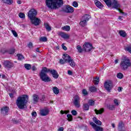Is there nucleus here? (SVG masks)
Instances as JSON below:
<instances>
[{
  "mask_svg": "<svg viewBox=\"0 0 131 131\" xmlns=\"http://www.w3.org/2000/svg\"><path fill=\"white\" fill-rule=\"evenodd\" d=\"M46 4L48 9L58 10L63 6V0H46Z\"/></svg>",
  "mask_w": 131,
  "mask_h": 131,
  "instance_id": "obj_1",
  "label": "nucleus"
},
{
  "mask_svg": "<svg viewBox=\"0 0 131 131\" xmlns=\"http://www.w3.org/2000/svg\"><path fill=\"white\" fill-rule=\"evenodd\" d=\"M28 102V95H24L17 98L16 104L19 109H24Z\"/></svg>",
  "mask_w": 131,
  "mask_h": 131,
  "instance_id": "obj_2",
  "label": "nucleus"
},
{
  "mask_svg": "<svg viewBox=\"0 0 131 131\" xmlns=\"http://www.w3.org/2000/svg\"><path fill=\"white\" fill-rule=\"evenodd\" d=\"M47 73H49L48 69L46 67L43 68L39 74L40 78L42 81L49 82V81H51V78L49 77V75Z\"/></svg>",
  "mask_w": 131,
  "mask_h": 131,
  "instance_id": "obj_3",
  "label": "nucleus"
},
{
  "mask_svg": "<svg viewBox=\"0 0 131 131\" xmlns=\"http://www.w3.org/2000/svg\"><path fill=\"white\" fill-rule=\"evenodd\" d=\"M120 65L122 70H127L128 67L131 66L130 60L127 57H124L122 59Z\"/></svg>",
  "mask_w": 131,
  "mask_h": 131,
  "instance_id": "obj_4",
  "label": "nucleus"
},
{
  "mask_svg": "<svg viewBox=\"0 0 131 131\" xmlns=\"http://www.w3.org/2000/svg\"><path fill=\"white\" fill-rule=\"evenodd\" d=\"M111 7H112V8H114V9H116V10H118V11L122 14V15H124V16H126V13H125L124 12H122V10H121L120 9V4L118 3V2H117L116 0H114L113 3L111 2Z\"/></svg>",
  "mask_w": 131,
  "mask_h": 131,
  "instance_id": "obj_5",
  "label": "nucleus"
},
{
  "mask_svg": "<svg viewBox=\"0 0 131 131\" xmlns=\"http://www.w3.org/2000/svg\"><path fill=\"white\" fill-rule=\"evenodd\" d=\"M66 63H69V64L71 66V67H75V62L73 59H71V57L68 54L64 55V58H63Z\"/></svg>",
  "mask_w": 131,
  "mask_h": 131,
  "instance_id": "obj_6",
  "label": "nucleus"
},
{
  "mask_svg": "<svg viewBox=\"0 0 131 131\" xmlns=\"http://www.w3.org/2000/svg\"><path fill=\"white\" fill-rule=\"evenodd\" d=\"M91 16L89 14H85L82 16L81 21L80 22V25H81L82 27H84L86 25V22L90 20Z\"/></svg>",
  "mask_w": 131,
  "mask_h": 131,
  "instance_id": "obj_7",
  "label": "nucleus"
},
{
  "mask_svg": "<svg viewBox=\"0 0 131 131\" xmlns=\"http://www.w3.org/2000/svg\"><path fill=\"white\" fill-rule=\"evenodd\" d=\"M37 15V11L34 9H32L28 13V17L30 20L35 18Z\"/></svg>",
  "mask_w": 131,
  "mask_h": 131,
  "instance_id": "obj_8",
  "label": "nucleus"
},
{
  "mask_svg": "<svg viewBox=\"0 0 131 131\" xmlns=\"http://www.w3.org/2000/svg\"><path fill=\"white\" fill-rule=\"evenodd\" d=\"M3 65L5 68L6 69H11V68H13V67L14 66V63H13V62L10 61L8 60H4Z\"/></svg>",
  "mask_w": 131,
  "mask_h": 131,
  "instance_id": "obj_9",
  "label": "nucleus"
},
{
  "mask_svg": "<svg viewBox=\"0 0 131 131\" xmlns=\"http://www.w3.org/2000/svg\"><path fill=\"white\" fill-rule=\"evenodd\" d=\"M73 103L76 108H79L80 107V98L78 95L75 96Z\"/></svg>",
  "mask_w": 131,
  "mask_h": 131,
  "instance_id": "obj_10",
  "label": "nucleus"
},
{
  "mask_svg": "<svg viewBox=\"0 0 131 131\" xmlns=\"http://www.w3.org/2000/svg\"><path fill=\"white\" fill-rule=\"evenodd\" d=\"M92 49L93 45L91 44V43L86 42L83 45V50H84L85 52H91Z\"/></svg>",
  "mask_w": 131,
  "mask_h": 131,
  "instance_id": "obj_11",
  "label": "nucleus"
},
{
  "mask_svg": "<svg viewBox=\"0 0 131 131\" xmlns=\"http://www.w3.org/2000/svg\"><path fill=\"white\" fill-rule=\"evenodd\" d=\"M104 88L105 90H106V91L110 93V91H111L113 88L112 82L110 81L108 82H105L104 83Z\"/></svg>",
  "mask_w": 131,
  "mask_h": 131,
  "instance_id": "obj_12",
  "label": "nucleus"
},
{
  "mask_svg": "<svg viewBox=\"0 0 131 131\" xmlns=\"http://www.w3.org/2000/svg\"><path fill=\"white\" fill-rule=\"evenodd\" d=\"M30 20L32 24H33L35 26H38V25L40 24V22H41L40 19L36 17H35Z\"/></svg>",
  "mask_w": 131,
  "mask_h": 131,
  "instance_id": "obj_13",
  "label": "nucleus"
},
{
  "mask_svg": "<svg viewBox=\"0 0 131 131\" xmlns=\"http://www.w3.org/2000/svg\"><path fill=\"white\" fill-rule=\"evenodd\" d=\"M48 72H50L54 78H55L57 79L59 77V74H58V72H57V71L54 69H48Z\"/></svg>",
  "mask_w": 131,
  "mask_h": 131,
  "instance_id": "obj_14",
  "label": "nucleus"
},
{
  "mask_svg": "<svg viewBox=\"0 0 131 131\" xmlns=\"http://www.w3.org/2000/svg\"><path fill=\"white\" fill-rule=\"evenodd\" d=\"M63 12H65L66 13H73L74 12V8H73V7H72V6L67 5V6L65 8V9L63 10Z\"/></svg>",
  "mask_w": 131,
  "mask_h": 131,
  "instance_id": "obj_15",
  "label": "nucleus"
},
{
  "mask_svg": "<svg viewBox=\"0 0 131 131\" xmlns=\"http://www.w3.org/2000/svg\"><path fill=\"white\" fill-rule=\"evenodd\" d=\"M90 125H92V126L93 127L94 129H95L96 131H103V129L102 127L98 126L95 124V123L93 122H90Z\"/></svg>",
  "mask_w": 131,
  "mask_h": 131,
  "instance_id": "obj_16",
  "label": "nucleus"
},
{
  "mask_svg": "<svg viewBox=\"0 0 131 131\" xmlns=\"http://www.w3.org/2000/svg\"><path fill=\"white\" fill-rule=\"evenodd\" d=\"M10 108L9 107L6 106H3L1 108V111L2 114H5V115H8V113L9 112V110Z\"/></svg>",
  "mask_w": 131,
  "mask_h": 131,
  "instance_id": "obj_17",
  "label": "nucleus"
},
{
  "mask_svg": "<svg viewBox=\"0 0 131 131\" xmlns=\"http://www.w3.org/2000/svg\"><path fill=\"white\" fill-rule=\"evenodd\" d=\"M124 128V124L123 123V122L121 121L118 124V129L119 131H125V130Z\"/></svg>",
  "mask_w": 131,
  "mask_h": 131,
  "instance_id": "obj_18",
  "label": "nucleus"
},
{
  "mask_svg": "<svg viewBox=\"0 0 131 131\" xmlns=\"http://www.w3.org/2000/svg\"><path fill=\"white\" fill-rule=\"evenodd\" d=\"M40 114L41 116H47L49 114V109L44 108L40 111Z\"/></svg>",
  "mask_w": 131,
  "mask_h": 131,
  "instance_id": "obj_19",
  "label": "nucleus"
},
{
  "mask_svg": "<svg viewBox=\"0 0 131 131\" xmlns=\"http://www.w3.org/2000/svg\"><path fill=\"white\" fill-rule=\"evenodd\" d=\"M39 100V97L38 95L36 94H34L33 95V101L34 104H36L38 102V100Z\"/></svg>",
  "mask_w": 131,
  "mask_h": 131,
  "instance_id": "obj_20",
  "label": "nucleus"
},
{
  "mask_svg": "<svg viewBox=\"0 0 131 131\" xmlns=\"http://www.w3.org/2000/svg\"><path fill=\"white\" fill-rule=\"evenodd\" d=\"M95 4L96 7H97V8H99V9H102V8H103V7H104L103 4H102V3H101V2H100V1H99L98 0H96L95 1Z\"/></svg>",
  "mask_w": 131,
  "mask_h": 131,
  "instance_id": "obj_21",
  "label": "nucleus"
},
{
  "mask_svg": "<svg viewBox=\"0 0 131 131\" xmlns=\"http://www.w3.org/2000/svg\"><path fill=\"white\" fill-rule=\"evenodd\" d=\"M59 34L62 38H64V39H68V38H69V35L65 33L60 32Z\"/></svg>",
  "mask_w": 131,
  "mask_h": 131,
  "instance_id": "obj_22",
  "label": "nucleus"
},
{
  "mask_svg": "<svg viewBox=\"0 0 131 131\" xmlns=\"http://www.w3.org/2000/svg\"><path fill=\"white\" fill-rule=\"evenodd\" d=\"M119 34H120V36H122V37H126V35H127L126 32L123 30H120L119 32Z\"/></svg>",
  "mask_w": 131,
  "mask_h": 131,
  "instance_id": "obj_23",
  "label": "nucleus"
},
{
  "mask_svg": "<svg viewBox=\"0 0 131 131\" xmlns=\"http://www.w3.org/2000/svg\"><path fill=\"white\" fill-rule=\"evenodd\" d=\"M44 26L47 31H51V30H52V28L48 23H45L44 24Z\"/></svg>",
  "mask_w": 131,
  "mask_h": 131,
  "instance_id": "obj_24",
  "label": "nucleus"
},
{
  "mask_svg": "<svg viewBox=\"0 0 131 131\" xmlns=\"http://www.w3.org/2000/svg\"><path fill=\"white\" fill-rule=\"evenodd\" d=\"M52 91H53V93L54 94H55V95H58V94H59V93H60V90L56 86L53 87Z\"/></svg>",
  "mask_w": 131,
  "mask_h": 131,
  "instance_id": "obj_25",
  "label": "nucleus"
},
{
  "mask_svg": "<svg viewBox=\"0 0 131 131\" xmlns=\"http://www.w3.org/2000/svg\"><path fill=\"white\" fill-rule=\"evenodd\" d=\"M83 110L85 111H88L90 110V106H89V104L88 103H84L83 104L82 106Z\"/></svg>",
  "mask_w": 131,
  "mask_h": 131,
  "instance_id": "obj_26",
  "label": "nucleus"
},
{
  "mask_svg": "<svg viewBox=\"0 0 131 131\" xmlns=\"http://www.w3.org/2000/svg\"><path fill=\"white\" fill-rule=\"evenodd\" d=\"M3 3L4 4H7V5H11L13 4V0H2Z\"/></svg>",
  "mask_w": 131,
  "mask_h": 131,
  "instance_id": "obj_27",
  "label": "nucleus"
},
{
  "mask_svg": "<svg viewBox=\"0 0 131 131\" xmlns=\"http://www.w3.org/2000/svg\"><path fill=\"white\" fill-rule=\"evenodd\" d=\"M89 90L92 93H95L98 91V89L95 86H92L89 88Z\"/></svg>",
  "mask_w": 131,
  "mask_h": 131,
  "instance_id": "obj_28",
  "label": "nucleus"
},
{
  "mask_svg": "<svg viewBox=\"0 0 131 131\" xmlns=\"http://www.w3.org/2000/svg\"><path fill=\"white\" fill-rule=\"evenodd\" d=\"M95 112L96 114H97V115L99 114H102V113H103V112H104V108H101L99 110L95 109Z\"/></svg>",
  "mask_w": 131,
  "mask_h": 131,
  "instance_id": "obj_29",
  "label": "nucleus"
},
{
  "mask_svg": "<svg viewBox=\"0 0 131 131\" xmlns=\"http://www.w3.org/2000/svg\"><path fill=\"white\" fill-rule=\"evenodd\" d=\"M61 29L62 30H64V31H69L70 30V26H65L61 28Z\"/></svg>",
  "mask_w": 131,
  "mask_h": 131,
  "instance_id": "obj_30",
  "label": "nucleus"
},
{
  "mask_svg": "<svg viewBox=\"0 0 131 131\" xmlns=\"http://www.w3.org/2000/svg\"><path fill=\"white\" fill-rule=\"evenodd\" d=\"M107 108H108L109 110H114V109H115V105L107 104Z\"/></svg>",
  "mask_w": 131,
  "mask_h": 131,
  "instance_id": "obj_31",
  "label": "nucleus"
},
{
  "mask_svg": "<svg viewBox=\"0 0 131 131\" xmlns=\"http://www.w3.org/2000/svg\"><path fill=\"white\" fill-rule=\"evenodd\" d=\"M99 81H100V79L99 77H96L93 80V83L94 84H99Z\"/></svg>",
  "mask_w": 131,
  "mask_h": 131,
  "instance_id": "obj_32",
  "label": "nucleus"
},
{
  "mask_svg": "<svg viewBox=\"0 0 131 131\" xmlns=\"http://www.w3.org/2000/svg\"><path fill=\"white\" fill-rule=\"evenodd\" d=\"M7 53H8V54H10V55H13V54H15V49L12 48L9 49V50H8Z\"/></svg>",
  "mask_w": 131,
  "mask_h": 131,
  "instance_id": "obj_33",
  "label": "nucleus"
},
{
  "mask_svg": "<svg viewBox=\"0 0 131 131\" xmlns=\"http://www.w3.org/2000/svg\"><path fill=\"white\" fill-rule=\"evenodd\" d=\"M108 7H111V0H103Z\"/></svg>",
  "mask_w": 131,
  "mask_h": 131,
  "instance_id": "obj_34",
  "label": "nucleus"
},
{
  "mask_svg": "<svg viewBox=\"0 0 131 131\" xmlns=\"http://www.w3.org/2000/svg\"><path fill=\"white\" fill-rule=\"evenodd\" d=\"M67 117H68V120L69 121H72L73 120V117L72 115L68 114Z\"/></svg>",
  "mask_w": 131,
  "mask_h": 131,
  "instance_id": "obj_35",
  "label": "nucleus"
},
{
  "mask_svg": "<svg viewBox=\"0 0 131 131\" xmlns=\"http://www.w3.org/2000/svg\"><path fill=\"white\" fill-rule=\"evenodd\" d=\"M24 66L27 70H30L31 69V65L30 64L26 63Z\"/></svg>",
  "mask_w": 131,
  "mask_h": 131,
  "instance_id": "obj_36",
  "label": "nucleus"
},
{
  "mask_svg": "<svg viewBox=\"0 0 131 131\" xmlns=\"http://www.w3.org/2000/svg\"><path fill=\"white\" fill-rule=\"evenodd\" d=\"M40 41L46 42L48 41V38L47 37H41L39 39Z\"/></svg>",
  "mask_w": 131,
  "mask_h": 131,
  "instance_id": "obj_37",
  "label": "nucleus"
},
{
  "mask_svg": "<svg viewBox=\"0 0 131 131\" xmlns=\"http://www.w3.org/2000/svg\"><path fill=\"white\" fill-rule=\"evenodd\" d=\"M125 51L128 52L131 54V46H129L124 48Z\"/></svg>",
  "mask_w": 131,
  "mask_h": 131,
  "instance_id": "obj_38",
  "label": "nucleus"
},
{
  "mask_svg": "<svg viewBox=\"0 0 131 131\" xmlns=\"http://www.w3.org/2000/svg\"><path fill=\"white\" fill-rule=\"evenodd\" d=\"M117 77L120 79H122V78H123V74H122L121 73H119L117 74Z\"/></svg>",
  "mask_w": 131,
  "mask_h": 131,
  "instance_id": "obj_39",
  "label": "nucleus"
},
{
  "mask_svg": "<svg viewBox=\"0 0 131 131\" xmlns=\"http://www.w3.org/2000/svg\"><path fill=\"white\" fill-rule=\"evenodd\" d=\"M88 104L90 106H94L95 105V101L93 100H90L88 101Z\"/></svg>",
  "mask_w": 131,
  "mask_h": 131,
  "instance_id": "obj_40",
  "label": "nucleus"
},
{
  "mask_svg": "<svg viewBox=\"0 0 131 131\" xmlns=\"http://www.w3.org/2000/svg\"><path fill=\"white\" fill-rule=\"evenodd\" d=\"M114 103L116 106H119V100L117 99L114 100Z\"/></svg>",
  "mask_w": 131,
  "mask_h": 131,
  "instance_id": "obj_41",
  "label": "nucleus"
},
{
  "mask_svg": "<svg viewBox=\"0 0 131 131\" xmlns=\"http://www.w3.org/2000/svg\"><path fill=\"white\" fill-rule=\"evenodd\" d=\"M27 47H28L30 50H31V49L33 48V43H32V42H29L27 45Z\"/></svg>",
  "mask_w": 131,
  "mask_h": 131,
  "instance_id": "obj_42",
  "label": "nucleus"
},
{
  "mask_svg": "<svg viewBox=\"0 0 131 131\" xmlns=\"http://www.w3.org/2000/svg\"><path fill=\"white\" fill-rule=\"evenodd\" d=\"M18 16L19 17L21 18V19H24L25 18V14L22 12L19 13Z\"/></svg>",
  "mask_w": 131,
  "mask_h": 131,
  "instance_id": "obj_43",
  "label": "nucleus"
},
{
  "mask_svg": "<svg viewBox=\"0 0 131 131\" xmlns=\"http://www.w3.org/2000/svg\"><path fill=\"white\" fill-rule=\"evenodd\" d=\"M77 50H78L79 53H81L83 50L81 49V47L79 45H78L76 47Z\"/></svg>",
  "mask_w": 131,
  "mask_h": 131,
  "instance_id": "obj_44",
  "label": "nucleus"
},
{
  "mask_svg": "<svg viewBox=\"0 0 131 131\" xmlns=\"http://www.w3.org/2000/svg\"><path fill=\"white\" fill-rule=\"evenodd\" d=\"M11 32L15 37H17L18 36V34H17V32H16V31L12 30H11Z\"/></svg>",
  "mask_w": 131,
  "mask_h": 131,
  "instance_id": "obj_45",
  "label": "nucleus"
},
{
  "mask_svg": "<svg viewBox=\"0 0 131 131\" xmlns=\"http://www.w3.org/2000/svg\"><path fill=\"white\" fill-rule=\"evenodd\" d=\"M17 56L18 57V60H22V59L24 58V57L21 54H18Z\"/></svg>",
  "mask_w": 131,
  "mask_h": 131,
  "instance_id": "obj_46",
  "label": "nucleus"
},
{
  "mask_svg": "<svg viewBox=\"0 0 131 131\" xmlns=\"http://www.w3.org/2000/svg\"><path fill=\"white\" fill-rule=\"evenodd\" d=\"M72 6L75 8H77L78 7V3H77L76 1L73 2L72 4Z\"/></svg>",
  "mask_w": 131,
  "mask_h": 131,
  "instance_id": "obj_47",
  "label": "nucleus"
},
{
  "mask_svg": "<svg viewBox=\"0 0 131 131\" xmlns=\"http://www.w3.org/2000/svg\"><path fill=\"white\" fill-rule=\"evenodd\" d=\"M71 113L72 114V115H74V116H76V115H77V112H76V111L73 110L71 111Z\"/></svg>",
  "mask_w": 131,
  "mask_h": 131,
  "instance_id": "obj_48",
  "label": "nucleus"
},
{
  "mask_svg": "<svg viewBox=\"0 0 131 131\" xmlns=\"http://www.w3.org/2000/svg\"><path fill=\"white\" fill-rule=\"evenodd\" d=\"M82 94H83V95H84V96H87V95H88L89 93H88V91H86V90L83 89V90H82Z\"/></svg>",
  "mask_w": 131,
  "mask_h": 131,
  "instance_id": "obj_49",
  "label": "nucleus"
},
{
  "mask_svg": "<svg viewBox=\"0 0 131 131\" xmlns=\"http://www.w3.org/2000/svg\"><path fill=\"white\" fill-rule=\"evenodd\" d=\"M32 116L33 117H36L37 116V114L36 113V112H34L32 113Z\"/></svg>",
  "mask_w": 131,
  "mask_h": 131,
  "instance_id": "obj_50",
  "label": "nucleus"
},
{
  "mask_svg": "<svg viewBox=\"0 0 131 131\" xmlns=\"http://www.w3.org/2000/svg\"><path fill=\"white\" fill-rule=\"evenodd\" d=\"M98 125H102V122L101 121L98 120L95 123Z\"/></svg>",
  "mask_w": 131,
  "mask_h": 131,
  "instance_id": "obj_51",
  "label": "nucleus"
},
{
  "mask_svg": "<svg viewBox=\"0 0 131 131\" xmlns=\"http://www.w3.org/2000/svg\"><path fill=\"white\" fill-rule=\"evenodd\" d=\"M64 43H62L61 45V47L63 49V50H64V51H67V47H66V46H64Z\"/></svg>",
  "mask_w": 131,
  "mask_h": 131,
  "instance_id": "obj_52",
  "label": "nucleus"
},
{
  "mask_svg": "<svg viewBox=\"0 0 131 131\" xmlns=\"http://www.w3.org/2000/svg\"><path fill=\"white\" fill-rule=\"evenodd\" d=\"M1 52L2 54H5V53H8V50H6L5 49H2Z\"/></svg>",
  "mask_w": 131,
  "mask_h": 131,
  "instance_id": "obj_53",
  "label": "nucleus"
},
{
  "mask_svg": "<svg viewBox=\"0 0 131 131\" xmlns=\"http://www.w3.org/2000/svg\"><path fill=\"white\" fill-rule=\"evenodd\" d=\"M66 62H65V60H63V59H60V61H59V63L60 64H65Z\"/></svg>",
  "mask_w": 131,
  "mask_h": 131,
  "instance_id": "obj_54",
  "label": "nucleus"
},
{
  "mask_svg": "<svg viewBox=\"0 0 131 131\" xmlns=\"http://www.w3.org/2000/svg\"><path fill=\"white\" fill-rule=\"evenodd\" d=\"M45 99H46L45 95H42L41 98L40 99L41 102H43V101H45Z\"/></svg>",
  "mask_w": 131,
  "mask_h": 131,
  "instance_id": "obj_55",
  "label": "nucleus"
},
{
  "mask_svg": "<svg viewBox=\"0 0 131 131\" xmlns=\"http://www.w3.org/2000/svg\"><path fill=\"white\" fill-rule=\"evenodd\" d=\"M93 121L95 122V123H96V122L98 120V119H97V118H96V117H93Z\"/></svg>",
  "mask_w": 131,
  "mask_h": 131,
  "instance_id": "obj_56",
  "label": "nucleus"
},
{
  "mask_svg": "<svg viewBox=\"0 0 131 131\" xmlns=\"http://www.w3.org/2000/svg\"><path fill=\"white\" fill-rule=\"evenodd\" d=\"M58 131H64V127H60L58 128Z\"/></svg>",
  "mask_w": 131,
  "mask_h": 131,
  "instance_id": "obj_57",
  "label": "nucleus"
},
{
  "mask_svg": "<svg viewBox=\"0 0 131 131\" xmlns=\"http://www.w3.org/2000/svg\"><path fill=\"white\" fill-rule=\"evenodd\" d=\"M69 112V111H66L64 113V112L63 111H61V114H64V113H65L66 114H67V113H68Z\"/></svg>",
  "mask_w": 131,
  "mask_h": 131,
  "instance_id": "obj_58",
  "label": "nucleus"
},
{
  "mask_svg": "<svg viewBox=\"0 0 131 131\" xmlns=\"http://www.w3.org/2000/svg\"><path fill=\"white\" fill-rule=\"evenodd\" d=\"M2 77L3 79H7V77H6V75L4 74L2 75Z\"/></svg>",
  "mask_w": 131,
  "mask_h": 131,
  "instance_id": "obj_59",
  "label": "nucleus"
},
{
  "mask_svg": "<svg viewBox=\"0 0 131 131\" xmlns=\"http://www.w3.org/2000/svg\"><path fill=\"white\" fill-rule=\"evenodd\" d=\"M118 91L119 92H122V87H120V86L118 87Z\"/></svg>",
  "mask_w": 131,
  "mask_h": 131,
  "instance_id": "obj_60",
  "label": "nucleus"
},
{
  "mask_svg": "<svg viewBox=\"0 0 131 131\" xmlns=\"http://www.w3.org/2000/svg\"><path fill=\"white\" fill-rule=\"evenodd\" d=\"M32 70L33 71H36V68L35 67V66H33L32 68Z\"/></svg>",
  "mask_w": 131,
  "mask_h": 131,
  "instance_id": "obj_61",
  "label": "nucleus"
},
{
  "mask_svg": "<svg viewBox=\"0 0 131 131\" xmlns=\"http://www.w3.org/2000/svg\"><path fill=\"white\" fill-rule=\"evenodd\" d=\"M68 74H69V75H72V71L69 70L68 71Z\"/></svg>",
  "mask_w": 131,
  "mask_h": 131,
  "instance_id": "obj_62",
  "label": "nucleus"
},
{
  "mask_svg": "<svg viewBox=\"0 0 131 131\" xmlns=\"http://www.w3.org/2000/svg\"><path fill=\"white\" fill-rule=\"evenodd\" d=\"M9 96L10 98H14V94H13V93H10Z\"/></svg>",
  "mask_w": 131,
  "mask_h": 131,
  "instance_id": "obj_63",
  "label": "nucleus"
},
{
  "mask_svg": "<svg viewBox=\"0 0 131 131\" xmlns=\"http://www.w3.org/2000/svg\"><path fill=\"white\" fill-rule=\"evenodd\" d=\"M17 4H18V5H21V1L18 0L17 1Z\"/></svg>",
  "mask_w": 131,
  "mask_h": 131,
  "instance_id": "obj_64",
  "label": "nucleus"
}]
</instances>
